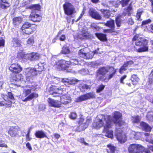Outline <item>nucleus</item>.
I'll return each instance as SVG.
<instances>
[{
	"instance_id": "nucleus-1",
	"label": "nucleus",
	"mask_w": 153,
	"mask_h": 153,
	"mask_svg": "<svg viewBox=\"0 0 153 153\" xmlns=\"http://www.w3.org/2000/svg\"><path fill=\"white\" fill-rule=\"evenodd\" d=\"M121 114L119 112H114L113 119L110 116H99L97 118L92 124L93 127L97 129H99L102 126L104 127L103 132L105 136L112 139L113 137V132L111 129L113 123L115 124L117 126L120 128H123V126L125 124L124 121L121 120Z\"/></svg>"
},
{
	"instance_id": "nucleus-2",
	"label": "nucleus",
	"mask_w": 153,
	"mask_h": 153,
	"mask_svg": "<svg viewBox=\"0 0 153 153\" xmlns=\"http://www.w3.org/2000/svg\"><path fill=\"white\" fill-rule=\"evenodd\" d=\"M44 64V63H39L35 66V68H27L25 70L24 73L27 81H29L34 76L36 75L37 71L40 72L43 70Z\"/></svg>"
},
{
	"instance_id": "nucleus-3",
	"label": "nucleus",
	"mask_w": 153,
	"mask_h": 153,
	"mask_svg": "<svg viewBox=\"0 0 153 153\" xmlns=\"http://www.w3.org/2000/svg\"><path fill=\"white\" fill-rule=\"evenodd\" d=\"M35 89L30 87H27L23 90V93L20 95V98L24 102L30 101L33 99L38 97V94L31 92L34 91Z\"/></svg>"
},
{
	"instance_id": "nucleus-4",
	"label": "nucleus",
	"mask_w": 153,
	"mask_h": 153,
	"mask_svg": "<svg viewBox=\"0 0 153 153\" xmlns=\"http://www.w3.org/2000/svg\"><path fill=\"white\" fill-rule=\"evenodd\" d=\"M133 40L135 41V45L137 46L143 47L138 49H136L138 52H145L148 51V47L147 46L148 41L143 37H139L137 35L134 36Z\"/></svg>"
},
{
	"instance_id": "nucleus-5",
	"label": "nucleus",
	"mask_w": 153,
	"mask_h": 153,
	"mask_svg": "<svg viewBox=\"0 0 153 153\" xmlns=\"http://www.w3.org/2000/svg\"><path fill=\"white\" fill-rule=\"evenodd\" d=\"M14 98L12 93L8 92L7 95L2 94L0 98V106L9 105L14 102Z\"/></svg>"
},
{
	"instance_id": "nucleus-6",
	"label": "nucleus",
	"mask_w": 153,
	"mask_h": 153,
	"mask_svg": "<svg viewBox=\"0 0 153 153\" xmlns=\"http://www.w3.org/2000/svg\"><path fill=\"white\" fill-rule=\"evenodd\" d=\"M128 151L130 153H149V150L138 144L130 145L128 147Z\"/></svg>"
},
{
	"instance_id": "nucleus-7",
	"label": "nucleus",
	"mask_w": 153,
	"mask_h": 153,
	"mask_svg": "<svg viewBox=\"0 0 153 153\" xmlns=\"http://www.w3.org/2000/svg\"><path fill=\"white\" fill-rule=\"evenodd\" d=\"M85 49H82L80 50L78 52V55L79 56L82 57L84 59H91L94 54L100 53V52H99V49L96 50L94 51V53L90 52L87 53H85Z\"/></svg>"
},
{
	"instance_id": "nucleus-8",
	"label": "nucleus",
	"mask_w": 153,
	"mask_h": 153,
	"mask_svg": "<svg viewBox=\"0 0 153 153\" xmlns=\"http://www.w3.org/2000/svg\"><path fill=\"white\" fill-rule=\"evenodd\" d=\"M32 24L28 22L24 23L20 29L21 32L23 34H30L33 32V30L31 28Z\"/></svg>"
},
{
	"instance_id": "nucleus-9",
	"label": "nucleus",
	"mask_w": 153,
	"mask_h": 153,
	"mask_svg": "<svg viewBox=\"0 0 153 153\" xmlns=\"http://www.w3.org/2000/svg\"><path fill=\"white\" fill-rule=\"evenodd\" d=\"M65 13L67 15H71L76 12L75 8L70 3L66 2L63 5Z\"/></svg>"
},
{
	"instance_id": "nucleus-10",
	"label": "nucleus",
	"mask_w": 153,
	"mask_h": 153,
	"mask_svg": "<svg viewBox=\"0 0 153 153\" xmlns=\"http://www.w3.org/2000/svg\"><path fill=\"white\" fill-rule=\"evenodd\" d=\"M95 93L93 92L86 94L77 97L76 99V102H80L89 99L94 98L95 97Z\"/></svg>"
},
{
	"instance_id": "nucleus-11",
	"label": "nucleus",
	"mask_w": 153,
	"mask_h": 153,
	"mask_svg": "<svg viewBox=\"0 0 153 153\" xmlns=\"http://www.w3.org/2000/svg\"><path fill=\"white\" fill-rule=\"evenodd\" d=\"M63 92L62 88H57L56 86H54L51 87L49 90L50 94L55 97L60 96L62 94Z\"/></svg>"
},
{
	"instance_id": "nucleus-12",
	"label": "nucleus",
	"mask_w": 153,
	"mask_h": 153,
	"mask_svg": "<svg viewBox=\"0 0 153 153\" xmlns=\"http://www.w3.org/2000/svg\"><path fill=\"white\" fill-rule=\"evenodd\" d=\"M20 129L18 126H13L9 127L8 133L11 137H15L18 135Z\"/></svg>"
},
{
	"instance_id": "nucleus-13",
	"label": "nucleus",
	"mask_w": 153,
	"mask_h": 153,
	"mask_svg": "<svg viewBox=\"0 0 153 153\" xmlns=\"http://www.w3.org/2000/svg\"><path fill=\"white\" fill-rule=\"evenodd\" d=\"M10 70L13 73L18 74L22 70V68L18 63L12 64L9 68Z\"/></svg>"
},
{
	"instance_id": "nucleus-14",
	"label": "nucleus",
	"mask_w": 153,
	"mask_h": 153,
	"mask_svg": "<svg viewBox=\"0 0 153 153\" xmlns=\"http://www.w3.org/2000/svg\"><path fill=\"white\" fill-rule=\"evenodd\" d=\"M116 136L117 140L121 143L125 142L127 140V137L125 134L123 132H120V130L116 131Z\"/></svg>"
},
{
	"instance_id": "nucleus-15",
	"label": "nucleus",
	"mask_w": 153,
	"mask_h": 153,
	"mask_svg": "<svg viewBox=\"0 0 153 153\" xmlns=\"http://www.w3.org/2000/svg\"><path fill=\"white\" fill-rule=\"evenodd\" d=\"M67 63L68 64V66L74 65L79 64L82 66L84 65L85 64V62L83 61H79L77 59H71L69 61H67Z\"/></svg>"
},
{
	"instance_id": "nucleus-16",
	"label": "nucleus",
	"mask_w": 153,
	"mask_h": 153,
	"mask_svg": "<svg viewBox=\"0 0 153 153\" xmlns=\"http://www.w3.org/2000/svg\"><path fill=\"white\" fill-rule=\"evenodd\" d=\"M56 67L59 69L66 70L68 67H69L68 64L67 63V61L61 60L56 62Z\"/></svg>"
},
{
	"instance_id": "nucleus-17",
	"label": "nucleus",
	"mask_w": 153,
	"mask_h": 153,
	"mask_svg": "<svg viewBox=\"0 0 153 153\" xmlns=\"http://www.w3.org/2000/svg\"><path fill=\"white\" fill-rule=\"evenodd\" d=\"M90 35L86 30H82L79 33L78 37L80 39H88L90 37Z\"/></svg>"
},
{
	"instance_id": "nucleus-18",
	"label": "nucleus",
	"mask_w": 153,
	"mask_h": 153,
	"mask_svg": "<svg viewBox=\"0 0 153 153\" xmlns=\"http://www.w3.org/2000/svg\"><path fill=\"white\" fill-rule=\"evenodd\" d=\"M49 105L55 108H59L62 105L60 101L49 98L48 100Z\"/></svg>"
},
{
	"instance_id": "nucleus-19",
	"label": "nucleus",
	"mask_w": 153,
	"mask_h": 153,
	"mask_svg": "<svg viewBox=\"0 0 153 153\" xmlns=\"http://www.w3.org/2000/svg\"><path fill=\"white\" fill-rule=\"evenodd\" d=\"M109 68L108 67H103L101 68L98 70L97 74V78L101 79L100 77L99 76V75H101L103 76L108 72Z\"/></svg>"
},
{
	"instance_id": "nucleus-20",
	"label": "nucleus",
	"mask_w": 153,
	"mask_h": 153,
	"mask_svg": "<svg viewBox=\"0 0 153 153\" xmlns=\"http://www.w3.org/2000/svg\"><path fill=\"white\" fill-rule=\"evenodd\" d=\"M89 13L90 15L93 18L97 20H100L101 19L102 17L100 15L92 8L90 9Z\"/></svg>"
},
{
	"instance_id": "nucleus-21",
	"label": "nucleus",
	"mask_w": 153,
	"mask_h": 153,
	"mask_svg": "<svg viewBox=\"0 0 153 153\" xmlns=\"http://www.w3.org/2000/svg\"><path fill=\"white\" fill-rule=\"evenodd\" d=\"M36 12L32 11L30 14V19L34 22H39L41 20V17L38 14H36Z\"/></svg>"
},
{
	"instance_id": "nucleus-22",
	"label": "nucleus",
	"mask_w": 153,
	"mask_h": 153,
	"mask_svg": "<svg viewBox=\"0 0 153 153\" xmlns=\"http://www.w3.org/2000/svg\"><path fill=\"white\" fill-rule=\"evenodd\" d=\"M78 81V80L76 79H71L66 78L62 79V82L64 83L65 85L68 86H69V85L75 84Z\"/></svg>"
},
{
	"instance_id": "nucleus-23",
	"label": "nucleus",
	"mask_w": 153,
	"mask_h": 153,
	"mask_svg": "<svg viewBox=\"0 0 153 153\" xmlns=\"http://www.w3.org/2000/svg\"><path fill=\"white\" fill-rule=\"evenodd\" d=\"M85 120L82 118H80L79 121V124L80 126H82L83 127V129H85L86 128L88 125L91 122V119H87L85 122H84Z\"/></svg>"
},
{
	"instance_id": "nucleus-24",
	"label": "nucleus",
	"mask_w": 153,
	"mask_h": 153,
	"mask_svg": "<svg viewBox=\"0 0 153 153\" xmlns=\"http://www.w3.org/2000/svg\"><path fill=\"white\" fill-rule=\"evenodd\" d=\"M71 98L68 94H65L62 96L61 97L60 101L62 104H66L70 102Z\"/></svg>"
},
{
	"instance_id": "nucleus-25",
	"label": "nucleus",
	"mask_w": 153,
	"mask_h": 153,
	"mask_svg": "<svg viewBox=\"0 0 153 153\" xmlns=\"http://www.w3.org/2000/svg\"><path fill=\"white\" fill-rule=\"evenodd\" d=\"M36 137L38 138H42L44 137L48 138L45 133L42 131H38L35 133Z\"/></svg>"
},
{
	"instance_id": "nucleus-26",
	"label": "nucleus",
	"mask_w": 153,
	"mask_h": 153,
	"mask_svg": "<svg viewBox=\"0 0 153 153\" xmlns=\"http://www.w3.org/2000/svg\"><path fill=\"white\" fill-rule=\"evenodd\" d=\"M140 125L142 129L146 131H150L151 129V128L145 122H141Z\"/></svg>"
},
{
	"instance_id": "nucleus-27",
	"label": "nucleus",
	"mask_w": 153,
	"mask_h": 153,
	"mask_svg": "<svg viewBox=\"0 0 153 153\" xmlns=\"http://www.w3.org/2000/svg\"><path fill=\"white\" fill-rule=\"evenodd\" d=\"M131 3L129 5L126 9H125L123 13V16H125L127 14L128 16H130L132 13V8L131 6Z\"/></svg>"
},
{
	"instance_id": "nucleus-28",
	"label": "nucleus",
	"mask_w": 153,
	"mask_h": 153,
	"mask_svg": "<svg viewBox=\"0 0 153 153\" xmlns=\"http://www.w3.org/2000/svg\"><path fill=\"white\" fill-rule=\"evenodd\" d=\"M95 35L97 38L101 41H107V38L105 35L101 33H95Z\"/></svg>"
},
{
	"instance_id": "nucleus-29",
	"label": "nucleus",
	"mask_w": 153,
	"mask_h": 153,
	"mask_svg": "<svg viewBox=\"0 0 153 153\" xmlns=\"http://www.w3.org/2000/svg\"><path fill=\"white\" fill-rule=\"evenodd\" d=\"M131 138H133L136 139H138L141 136V134L140 132H136L133 131L130 134Z\"/></svg>"
},
{
	"instance_id": "nucleus-30",
	"label": "nucleus",
	"mask_w": 153,
	"mask_h": 153,
	"mask_svg": "<svg viewBox=\"0 0 153 153\" xmlns=\"http://www.w3.org/2000/svg\"><path fill=\"white\" fill-rule=\"evenodd\" d=\"M40 55L38 53H33L30 54L29 60H34L39 59L40 57Z\"/></svg>"
},
{
	"instance_id": "nucleus-31",
	"label": "nucleus",
	"mask_w": 153,
	"mask_h": 153,
	"mask_svg": "<svg viewBox=\"0 0 153 153\" xmlns=\"http://www.w3.org/2000/svg\"><path fill=\"white\" fill-rule=\"evenodd\" d=\"M108 149H107L108 153H114L116 150V147L113 145L110 144L107 145Z\"/></svg>"
},
{
	"instance_id": "nucleus-32",
	"label": "nucleus",
	"mask_w": 153,
	"mask_h": 153,
	"mask_svg": "<svg viewBox=\"0 0 153 153\" xmlns=\"http://www.w3.org/2000/svg\"><path fill=\"white\" fill-rule=\"evenodd\" d=\"M22 18L20 17H16L13 19V23L15 26H18L22 21Z\"/></svg>"
},
{
	"instance_id": "nucleus-33",
	"label": "nucleus",
	"mask_w": 153,
	"mask_h": 153,
	"mask_svg": "<svg viewBox=\"0 0 153 153\" xmlns=\"http://www.w3.org/2000/svg\"><path fill=\"white\" fill-rule=\"evenodd\" d=\"M146 136V141L153 144V139H152V135L148 133L145 134Z\"/></svg>"
},
{
	"instance_id": "nucleus-34",
	"label": "nucleus",
	"mask_w": 153,
	"mask_h": 153,
	"mask_svg": "<svg viewBox=\"0 0 153 153\" xmlns=\"http://www.w3.org/2000/svg\"><path fill=\"white\" fill-rule=\"evenodd\" d=\"M91 86L90 85H87L84 84H80L79 87L82 92H84L90 88Z\"/></svg>"
},
{
	"instance_id": "nucleus-35",
	"label": "nucleus",
	"mask_w": 153,
	"mask_h": 153,
	"mask_svg": "<svg viewBox=\"0 0 153 153\" xmlns=\"http://www.w3.org/2000/svg\"><path fill=\"white\" fill-rule=\"evenodd\" d=\"M12 42L13 46L15 47H20L21 46V42L19 40L17 39H13V41Z\"/></svg>"
},
{
	"instance_id": "nucleus-36",
	"label": "nucleus",
	"mask_w": 153,
	"mask_h": 153,
	"mask_svg": "<svg viewBox=\"0 0 153 153\" xmlns=\"http://www.w3.org/2000/svg\"><path fill=\"white\" fill-rule=\"evenodd\" d=\"M8 5V3L6 0H0V8H5Z\"/></svg>"
},
{
	"instance_id": "nucleus-37",
	"label": "nucleus",
	"mask_w": 153,
	"mask_h": 153,
	"mask_svg": "<svg viewBox=\"0 0 153 153\" xmlns=\"http://www.w3.org/2000/svg\"><path fill=\"white\" fill-rule=\"evenodd\" d=\"M109 69H111V70H113L114 72L110 74L109 75V76H108V77L107 78H105V79H104V81L105 82H107L109 80V79L112 78L116 72V71L114 70V68L113 67H110Z\"/></svg>"
},
{
	"instance_id": "nucleus-38",
	"label": "nucleus",
	"mask_w": 153,
	"mask_h": 153,
	"mask_svg": "<svg viewBox=\"0 0 153 153\" xmlns=\"http://www.w3.org/2000/svg\"><path fill=\"white\" fill-rule=\"evenodd\" d=\"M131 79L132 81L133 84L134 85L136 84L138 82L139 80V79L137 76V75L135 74L132 75Z\"/></svg>"
},
{
	"instance_id": "nucleus-39",
	"label": "nucleus",
	"mask_w": 153,
	"mask_h": 153,
	"mask_svg": "<svg viewBox=\"0 0 153 153\" xmlns=\"http://www.w3.org/2000/svg\"><path fill=\"white\" fill-rule=\"evenodd\" d=\"M105 25L111 28V29H114V21L113 20L108 21L105 24Z\"/></svg>"
},
{
	"instance_id": "nucleus-40",
	"label": "nucleus",
	"mask_w": 153,
	"mask_h": 153,
	"mask_svg": "<svg viewBox=\"0 0 153 153\" xmlns=\"http://www.w3.org/2000/svg\"><path fill=\"white\" fill-rule=\"evenodd\" d=\"M101 11L103 13L104 17L105 18H108L110 15V11L107 10H101Z\"/></svg>"
},
{
	"instance_id": "nucleus-41",
	"label": "nucleus",
	"mask_w": 153,
	"mask_h": 153,
	"mask_svg": "<svg viewBox=\"0 0 153 153\" xmlns=\"http://www.w3.org/2000/svg\"><path fill=\"white\" fill-rule=\"evenodd\" d=\"M141 118L140 117L136 116L132 117L131 120L133 123H138L140 120Z\"/></svg>"
},
{
	"instance_id": "nucleus-42",
	"label": "nucleus",
	"mask_w": 153,
	"mask_h": 153,
	"mask_svg": "<svg viewBox=\"0 0 153 153\" xmlns=\"http://www.w3.org/2000/svg\"><path fill=\"white\" fill-rule=\"evenodd\" d=\"M61 53L64 54H66L70 53V51L69 48L67 46H64L62 48Z\"/></svg>"
},
{
	"instance_id": "nucleus-43",
	"label": "nucleus",
	"mask_w": 153,
	"mask_h": 153,
	"mask_svg": "<svg viewBox=\"0 0 153 153\" xmlns=\"http://www.w3.org/2000/svg\"><path fill=\"white\" fill-rule=\"evenodd\" d=\"M148 120L150 121H153V112L150 111L148 113L146 116Z\"/></svg>"
},
{
	"instance_id": "nucleus-44",
	"label": "nucleus",
	"mask_w": 153,
	"mask_h": 153,
	"mask_svg": "<svg viewBox=\"0 0 153 153\" xmlns=\"http://www.w3.org/2000/svg\"><path fill=\"white\" fill-rule=\"evenodd\" d=\"M31 8L33 9L34 12H36V10H39L40 9V6L38 4L33 5L31 6Z\"/></svg>"
},
{
	"instance_id": "nucleus-45",
	"label": "nucleus",
	"mask_w": 153,
	"mask_h": 153,
	"mask_svg": "<svg viewBox=\"0 0 153 153\" xmlns=\"http://www.w3.org/2000/svg\"><path fill=\"white\" fill-rule=\"evenodd\" d=\"M127 69V67L124 64L123 65L120 69L119 72L120 74H122L123 73L124 71L126 70Z\"/></svg>"
},
{
	"instance_id": "nucleus-46",
	"label": "nucleus",
	"mask_w": 153,
	"mask_h": 153,
	"mask_svg": "<svg viewBox=\"0 0 153 153\" xmlns=\"http://www.w3.org/2000/svg\"><path fill=\"white\" fill-rule=\"evenodd\" d=\"M134 62L132 60H129L124 62V64L127 67L128 66H131V65L133 64Z\"/></svg>"
},
{
	"instance_id": "nucleus-47",
	"label": "nucleus",
	"mask_w": 153,
	"mask_h": 153,
	"mask_svg": "<svg viewBox=\"0 0 153 153\" xmlns=\"http://www.w3.org/2000/svg\"><path fill=\"white\" fill-rule=\"evenodd\" d=\"M21 49V52H19L17 54V56L18 58L20 59H22L23 56L24 55V53L22 51V48H20Z\"/></svg>"
},
{
	"instance_id": "nucleus-48",
	"label": "nucleus",
	"mask_w": 153,
	"mask_h": 153,
	"mask_svg": "<svg viewBox=\"0 0 153 153\" xmlns=\"http://www.w3.org/2000/svg\"><path fill=\"white\" fill-rule=\"evenodd\" d=\"M130 0H122L120 1V3L123 7L127 5Z\"/></svg>"
},
{
	"instance_id": "nucleus-49",
	"label": "nucleus",
	"mask_w": 153,
	"mask_h": 153,
	"mask_svg": "<svg viewBox=\"0 0 153 153\" xmlns=\"http://www.w3.org/2000/svg\"><path fill=\"white\" fill-rule=\"evenodd\" d=\"M143 11L140 10H138L137 11V15L136 16V19L138 20L140 18V16L141 15Z\"/></svg>"
},
{
	"instance_id": "nucleus-50",
	"label": "nucleus",
	"mask_w": 153,
	"mask_h": 153,
	"mask_svg": "<svg viewBox=\"0 0 153 153\" xmlns=\"http://www.w3.org/2000/svg\"><path fill=\"white\" fill-rule=\"evenodd\" d=\"M116 22L117 26L120 27L121 24V20L119 17L116 18Z\"/></svg>"
},
{
	"instance_id": "nucleus-51",
	"label": "nucleus",
	"mask_w": 153,
	"mask_h": 153,
	"mask_svg": "<svg viewBox=\"0 0 153 153\" xmlns=\"http://www.w3.org/2000/svg\"><path fill=\"white\" fill-rule=\"evenodd\" d=\"M76 116L77 115L76 113L72 112L69 115V117L71 119L74 120L76 118Z\"/></svg>"
},
{
	"instance_id": "nucleus-52",
	"label": "nucleus",
	"mask_w": 153,
	"mask_h": 153,
	"mask_svg": "<svg viewBox=\"0 0 153 153\" xmlns=\"http://www.w3.org/2000/svg\"><path fill=\"white\" fill-rule=\"evenodd\" d=\"M105 86L101 85H100L98 88L97 89V93L100 92L101 91H102L104 88Z\"/></svg>"
},
{
	"instance_id": "nucleus-53",
	"label": "nucleus",
	"mask_w": 153,
	"mask_h": 153,
	"mask_svg": "<svg viewBox=\"0 0 153 153\" xmlns=\"http://www.w3.org/2000/svg\"><path fill=\"white\" fill-rule=\"evenodd\" d=\"M27 43L29 45H32L34 42V40L33 37H31L29 38L27 42Z\"/></svg>"
},
{
	"instance_id": "nucleus-54",
	"label": "nucleus",
	"mask_w": 153,
	"mask_h": 153,
	"mask_svg": "<svg viewBox=\"0 0 153 153\" xmlns=\"http://www.w3.org/2000/svg\"><path fill=\"white\" fill-rule=\"evenodd\" d=\"M91 27L92 28L96 30H98L99 29V27L94 23L91 24Z\"/></svg>"
},
{
	"instance_id": "nucleus-55",
	"label": "nucleus",
	"mask_w": 153,
	"mask_h": 153,
	"mask_svg": "<svg viewBox=\"0 0 153 153\" xmlns=\"http://www.w3.org/2000/svg\"><path fill=\"white\" fill-rule=\"evenodd\" d=\"M79 141L81 143H83L84 145H88V144L86 143L84 140V139L83 138H81L79 140Z\"/></svg>"
},
{
	"instance_id": "nucleus-56",
	"label": "nucleus",
	"mask_w": 153,
	"mask_h": 153,
	"mask_svg": "<svg viewBox=\"0 0 153 153\" xmlns=\"http://www.w3.org/2000/svg\"><path fill=\"white\" fill-rule=\"evenodd\" d=\"M151 21V20L150 19H148L147 20L143 21L142 23V25H143L150 23Z\"/></svg>"
},
{
	"instance_id": "nucleus-57",
	"label": "nucleus",
	"mask_w": 153,
	"mask_h": 153,
	"mask_svg": "<svg viewBox=\"0 0 153 153\" xmlns=\"http://www.w3.org/2000/svg\"><path fill=\"white\" fill-rule=\"evenodd\" d=\"M26 145L27 148H28V149L29 150L31 151L32 150V148L31 145L30 143L28 142L26 144Z\"/></svg>"
},
{
	"instance_id": "nucleus-58",
	"label": "nucleus",
	"mask_w": 153,
	"mask_h": 153,
	"mask_svg": "<svg viewBox=\"0 0 153 153\" xmlns=\"http://www.w3.org/2000/svg\"><path fill=\"white\" fill-rule=\"evenodd\" d=\"M30 54H25L23 56V57L22 59H29V58L30 57Z\"/></svg>"
},
{
	"instance_id": "nucleus-59",
	"label": "nucleus",
	"mask_w": 153,
	"mask_h": 153,
	"mask_svg": "<svg viewBox=\"0 0 153 153\" xmlns=\"http://www.w3.org/2000/svg\"><path fill=\"white\" fill-rule=\"evenodd\" d=\"M126 77L127 76L126 75H125L123 76L122 77L120 80V82L122 84H124V82L123 81L126 78Z\"/></svg>"
},
{
	"instance_id": "nucleus-60",
	"label": "nucleus",
	"mask_w": 153,
	"mask_h": 153,
	"mask_svg": "<svg viewBox=\"0 0 153 153\" xmlns=\"http://www.w3.org/2000/svg\"><path fill=\"white\" fill-rule=\"evenodd\" d=\"M0 147L7 148V145L3 143L2 141H0Z\"/></svg>"
},
{
	"instance_id": "nucleus-61",
	"label": "nucleus",
	"mask_w": 153,
	"mask_h": 153,
	"mask_svg": "<svg viewBox=\"0 0 153 153\" xmlns=\"http://www.w3.org/2000/svg\"><path fill=\"white\" fill-rule=\"evenodd\" d=\"M65 35H62L59 37V39L61 41H64L65 40Z\"/></svg>"
},
{
	"instance_id": "nucleus-62",
	"label": "nucleus",
	"mask_w": 153,
	"mask_h": 153,
	"mask_svg": "<svg viewBox=\"0 0 153 153\" xmlns=\"http://www.w3.org/2000/svg\"><path fill=\"white\" fill-rule=\"evenodd\" d=\"M91 66L93 68H97L98 66V64L94 62H93L91 63Z\"/></svg>"
},
{
	"instance_id": "nucleus-63",
	"label": "nucleus",
	"mask_w": 153,
	"mask_h": 153,
	"mask_svg": "<svg viewBox=\"0 0 153 153\" xmlns=\"http://www.w3.org/2000/svg\"><path fill=\"white\" fill-rule=\"evenodd\" d=\"M114 31V30L113 29L110 30L106 29L104 30V32L105 33H111Z\"/></svg>"
},
{
	"instance_id": "nucleus-64",
	"label": "nucleus",
	"mask_w": 153,
	"mask_h": 153,
	"mask_svg": "<svg viewBox=\"0 0 153 153\" xmlns=\"http://www.w3.org/2000/svg\"><path fill=\"white\" fill-rule=\"evenodd\" d=\"M128 23L129 24L131 25L134 24V21L131 18H130L128 19Z\"/></svg>"
}]
</instances>
